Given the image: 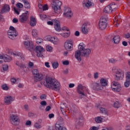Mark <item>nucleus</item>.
I'll list each match as a JSON object with an SVG mask.
<instances>
[{
	"mask_svg": "<svg viewBox=\"0 0 130 130\" xmlns=\"http://www.w3.org/2000/svg\"><path fill=\"white\" fill-rule=\"evenodd\" d=\"M74 46V42L72 39L67 40L64 44V47L66 50L68 51H72L73 50V47Z\"/></svg>",
	"mask_w": 130,
	"mask_h": 130,
	"instance_id": "0eeeda50",
	"label": "nucleus"
},
{
	"mask_svg": "<svg viewBox=\"0 0 130 130\" xmlns=\"http://www.w3.org/2000/svg\"><path fill=\"white\" fill-rule=\"evenodd\" d=\"M31 73L34 75V83L40 82L43 79V75L39 73V71L37 69H34L32 70Z\"/></svg>",
	"mask_w": 130,
	"mask_h": 130,
	"instance_id": "7ed1b4c3",
	"label": "nucleus"
},
{
	"mask_svg": "<svg viewBox=\"0 0 130 130\" xmlns=\"http://www.w3.org/2000/svg\"><path fill=\"white\" fill-rule=\"evenodd\" d=\"M8 35L10 39L14 40L18 36V32L16 30V28L13 26H10L9 27V30L8 31Z\"/></svg>",
	"mask_w": 130,
	"mask_h": 130,
	"instance_id": "20e7f679",
	"label": "nucleus"
},
{
	"mask_svg": "<svg viewBox=\"0 0 130 130\" xmlns=\"http://www.w3.org/2000/svg\"><path fill=\"white\" fill-rule=\"evenodd\" d=\"M2 88L5 91H8L9 90V86L7 84H4L2 86Z\"/></svg>",
	"mask_w": 130,
	"mask_h": 130,
	"instance_id": "4c0bfd02",
	"label": "nucleus"
},
{
	"mask_svg": "<svg viewBox=\"0 0 130 130\" xmlns=\"http://www.w3.org/2000/svg\"><path fill=\"white\" fill-rule=\"evenodd\" d=\"M113 7L108 5V6L106 7L104 9V12L105 13H107V14H109L110 13H112L113 9H112Z\"/></svg>",
	"mask_w": 130,
	"mask_h": 130,
	"instance_id": "412c9836",
	"label": "nucleus"
},
{
	"mask_svg": "<svg viewBox=\"0 0 130 130\" xmlns=\"http://www.w3.org/2000/svg\"><path fill=\"white\" fill-rule=\"evenodd\" d=\"M26 125H31V121L28 120L25 123Z\"/></svg>",
	"mask_w": 130,
	"mask_h": 130,
	"instance_id": "774afa93",
	"label": "nucleus"
},
{
	"mask_svg": "<svg viewBox=\"0 0 130 130\" xmlns=\"http://www.w3.org/2000/svg\"><path fill=\"white\" fill-rule=\"evenodd\" d=\"M11 54L12 55H14L15 56H19L20 57L21 59H22V60H24V59H25V58L24 57V55H23V53H20V52H16V53L11 52Z\"/></svg>",
	"mask_w": 130,
	"mask_h": 130,
	"instance_id": "4be33fe9",
	"label": "nucleus"
},
{
	"mask_svg": "<svg viewBox=\"0 0 130 130\" xmlns=\"http://www.w3.org/2000/svg\"><path fill=\"white\" fill-rule=\"evenodd\" d=\"M82 32L83 34H88V29L82 27Z\"/></svg>",
	"mask_w": 130,
	"mask_h": 130,
	"instance_id": "79ce46f5",
	"label": "nucleus"
},
{
	"mask_svg": "<svg viewBox=\"0 0 130 130\" xmlns=\"http://www.w3.org/2000/svg\"><path fill=\"white\" fill-rule=\"evenodd\" d=\"M40 17L41 20H44V19H46L47 18L46 15H44V14H40Z\"/></svg>",
	"mask_w": 130,
	"mask_h": 130,
	"instance_id": "de8ad7c7",
	"label": "nucleus"
},
{
	"mask_svg": "<svg viewBox=\"0 0 130 130\" xmlns=\"http://www.w3.org/2000/svg\"><path fill=\"white\" fill-rule=\"evenodd\" d=\"M66 107H68V105H67V104L66 103L61 104V106H60L61 111L62 112V109H64V108H66Z\"/></svg>",
	"mask_w": 130,
	"mask_h": 130,
	"instance_id": "c9c22d12",
	"label": "nucleus"
},
{
	"mask_svg": "<svg viewBox=\"0 0 130 130\" xmlns=\"http://www.w3.org/2000/svg\"><path fill=\"white\" fill-rule=\"evenodd\" d=\"M10 118L12 124H13V125H19L20 119H19V117L17 115H10Z\"/></svg>",
	"mask_w": 130,
	"mask_h": 130,
	"instance_id": "6e6552de",
	"label": "nucleus"
},
{
	"mask_svg": "<svg viewBox=\"0 0 130 130\" xmlns=\"http://www.w3.org/2000/svg\"><path fill=\"white\" fill-rule=\"evenodd\" d=\"M123 77H124V74L123 72L119 71L115 74L114 80L117 81H120V80H122Z\"/></svg>",
	"mask_w": 130,
	"mask_h": 130,
	"instance_id": "dca6fc26",
	"label": "nucleus"
},
{
	"mask_svg": "<svg viewBox=\"0 0 130 130\" xmlns=\"http://www.w3.org/2000/svg\"><path fill=\"white\" fill-rule=\"evenodd\" d=\"M130 80L125 79V82L124 83V86L126 88H128L129 87Z\"/></svg>",
	"mask_w": 130,
	"mask_h": 130,
	"instance_id": "e433bc0d",
	"label": "nucleus"
},
{
	"mask_svg": "<svg viewBox=\"0 0 130 130\" xmlns=\"http://www.w3.org/2000/svg\"><path fill=\"white\" fill-rule=\"evenodd\" d=\"M34 126L36 128L38 129L41 128V127H42V126H41L38 122H36Z\"/></svg>",
	"mask_w": 130,
	"mask_h": 130,
	"instance_id": "37998d69",
	"label": "nucleus"
},
{
	"mask_svg": "<svg viewBox=\"0 0 130 130\" xmlns=\"http://www.w3.org/2000/svg\"><path fill=\"white\" fill-rule=\"evenodd\" d=\"M90 26V23L85 22L84 23L82 26V28H85V29H88V26Z\"/></svg>",
	"mask_w": 130,
	"mask_h": 130,
	"instance_id": "ea45409f",
	"label": "nucleus"
},
{
	"mask_svg": "<svg viewBox=\"0 0 130 130\" xmlns=\"http://www.w3.org/2000/svg\"><path fill=\"white\" fill-rule=\"evenodd\" d=\"M40 99H41V100H44V99H46V95H45V94H42L40 96Z\"/></svg>",
	"mask_w": 130,
	"mask_h": 130,
	"instance_id": "6e6d98bb",
	"label": "nucleus"
},
{
	"mask_svg": "<svg viewBox=\"0 0 130 130\" xmlns=\"http://www.w3.org/2000/svg\"><path fill=\"white\" fill-rule=\"evenodd\" d=\"M55 128L56 130H68L67 129V128L61 126V125H60V124L57 123H56L55 125Z\"/></svg>",
	"mask_w": 130,
	"mask_h": 130,
	"instance_id": "393cba45",
	"label": "nucleus"
},
{
	"mask_svg": "<svg viewBox=\"0 0 130 130\" xmlns=\"http://www.w3.org/2000/svg\"><path fill=\"white\" fill-rule=\"evenodd\" d=\"M63 73L64 75H68V74H69V69H66L63 71Z\"/></svg>",
	"mask_w": 130,
	"mask_h": 130,
	"instance_id": "052dcab7",
	"label": "nucleus"
},
{
	"mask_svg": "<svg viewBox=\"0 0 130 130\" xmlns=\"http://www.w3.org/2000/svg\"><path fill=\"white\" fill-rule=\"evenodd\" d=\"M100 83L102 87H106V86H107V81H106V79L104 78H102L100 80Z\"/></svg>",
	"mask_w": 130,
	"mask_h": 130,
	"instance_id": "a878e982",
	"label": "nucleus"
},
{
	"mask_svg": "<svg viewBox=\"0 0 130 130\" xmlns=\"http://www.w3.org/2000/svg\"><path fill=\"white\" fill-rule=\"evenodd\" d=\"M36 42L37 44H41V43H43V40L41 38H38L37 39Z\"/></svg>",
	"mask_w": 130,
	"mask_h": 130,
	"instance_id": "a19ab883",
	"label": "nucleus"
},
{
	"mask_svg": "<svg viewBox=\"0 0 130 130\" xmlns=\"http://www.w3.org/2000/svg\"><path fill=\"white\" fill-rule=\"evenodd\" d=\"M33 67H34V63H33V62L29 61L28 63V68H29V69H31Z\"/></svg>",
	"mask_w": 130,
	"mask_h": 130,
	"instance_id": "49530a36",
	"label": "nucleus"
},
{
	"mask_svg": "<svg viewBox=\"0 0 130 130\" xmlns=\"http://www.w3.org/2000/svg\"><path fill=\"white\" fill-rule=\"evenodd\" d=\"M91 53V50L90 49H85L84 43H81L78 46V50L75 52V57L77 59L79 62L82 61V57H86L88 58L89 55Z\"/></svg>",
	"mask_w": 130,
	"mask_h": 130,
	"instance_id": "f257e3e1",
	"label": "nucleus"
},
{
	"mask_svg": "<svg viewBox=\"0 0 130 130\" xmlns=\"http://www.w3.org/2000/svg\"><path fill=\"white\" fill-rule=\"evenodd\" d=\"M112 73H115V74H116L117 72H119L118 70L116 69V67H113L112 69Z\"/></svg>",
	"mask_w": 130,
	"mask_h": 130,
	"instance_id": "c03bdc74",
	"label": "nucleus"
},
{
	"mask_svg": "<svg viewBox=\"0 0 130 130\" xmlns=\"http://www.w3.org/2000/svg\"><path fill=\"white\" fill-rule=\"evenodd\" d=\"M109 61L110 63H115V62H116V61H117L115 60L113 58H111V59H109Z\"/></svg>",
	"mask_w": 130,
	"mask_h": 130,
	"instance_id": "3c124183",
	"label": "nucleus"
},
{
	"mask_svg": "<svg viewBox=\"0 0 130 130\" xmlns=\"http://www.w3.org/2000/svg\"><path fill=\"white\" fill-rule=\"evenodd\" d=\"M63 66H69L70 64V61L69 60H65L62 62Z\"/></svg>",
	"mask_w": 130,
	"mask_h": 130,
	"instance_id": "603ef678",
	"label": "nucleus"
},
{
	"mask_svg": "<svg viewBox=\"0 0 130 130\" xmlns=\"http://www.w3.org/2000/svg\"><path fill=\"white\" fill-rule=\"evenodd\" d=\"M11 83H13V84H15V83H16V82H17V80L15 78H12V79H11Z\"/></svg>",
	"mask_w": 130,
	"mask_h": 130,
	"instance_id": "4d7b16f0",
	"label": "nucleus"
},
{
	"mask_svg": "<svg viewBox=\"0 0 130 130\" xmlns=\"http://www.w3.org/2000/svg\"><path fill=\"white\" fill-rule=\"evenodd\" d=\"M4 60L5 62H9V61H11V60H12V57L8 55H4Z\"/></svg>",
	"mask_w": 130,
	"mask_h": 130,
	"instance_id": "bb28decb",
	"label": "nucleus"
},
{
	"mask_svg": "<svg viewBox=\"0 0 130 130\" xmlns=\"http://www.w3.org/2000/svg\"><path fill=\"white\" fill-rule=\"evenodd\" d=\"M90 130H99V128L96 127V126H92L90 127Z\"/></svg>",
	"mask_w": 130,
	"mask_h": 130,
	"instance_id": "680f3d73",
	"label": "nucleus"
},
{
	"mask_svg": "<svg viewBox=\"0 0 130 130\" xmlns=\"http://www.w3.org/2000/svg\"><path fill=\"white\" fill-rule=\"evenodd\" d=\"M58 62L55 61V62H52V67L53 69H57L58 68Z\"/></svg>",
	"mask_w": 130,
	"mask_h": 130,
	"instance_id": "2f4dec72",
	"label": "nucleus"
},
{
	"mask_svg": "<svg viewBox=\"0 0 130 130\" xmlns=\"http://www.w3.org/2000/svg\"><path fill=\"white\" fill-rule=\"evenodd\" d=\"M28 19H29V14L24 13L19 16V21L20 23H26L28 21Z\"/></svg>",
	"mask_w": 130,
	"mask_h": 130,
	"instance_id": "ddd939ff",
	"label": "nucleus"
},
{
	"mask_svg": "<svg viewBox=\"0 0 130 130\" xmlns=\"http://www.w3.org/2000/svg\"><path fill=\"white\" fill-rule=\"evenodd\" d=\"M62 30L63 31H66H66H70V29H69L68 28V27H67L66 26H63V27H62Z\"/></svg>",
	"mask_w": 130,
	"mask_h": 130,
	"instance_id": "13d9d810",
	"label": "nucleus"
},
{
	"mask_svg": "<svg viewBox=\"0 0 130 130\" xmlns=\"http://www.w3.org/2000/svg\"><path fill=\"white\" fill-rule=\"evenodd\" d=\"M30 25L31 27H34L36 26V24L37 21H36V19L35 18L33 17V16L30 17Z\"/></svg>",
	"mask_w": 130,
	"mask_h": 130,
	"instance_id": "5701e85b",
	"label": "nucleus"
},
{
	"mask_svg": "<svg viewBox=\"0 0 130 130\" xmlns=\"http://www.w3.org/2000/svg\"><path fill=\"white\" fill-rule=\"evenodd\" d=\"M73 12L71 10V8L69 7H64V13L63 14V16L66 18H68V19H71L72 17H73Z\"/></svg>",
	"mask_w": 130,
	"mask_h": 130,
	"instance_id": "9d476101",
	"label": "nucleus"
},
{
	"mask_svg": "<svg viewBox=\"0 0 130 130\" xmlns=\"http://www.w3.org/2000/svg\"><path fill=\"white\" fill-rule=\"evenodd\" d=\"M40 104L42 106L44 107V106H46V105H47V103H46V101H43L41 102Z\"/></svg>",
	"mask_w": 130,
	"mask_h": 130,
	"instance_id": "a18cd8bd",
	"label": "nucleus"
},
{
	"mask_svg": "<svg viewBox=\"0 0 130 130\" xmlns=\"http://www.w3.org/2000/svg\"><path fill=\"white\" fill-rule=\"evenodd\" d=\"M28 115L29 117L32 118L34 116V113H33L32 112H29Z\"/></svg>",
	"mask_w": 130,
	"mask_h": 130,
	"instance_id": "e2e57ef3",
	"label": "nucleus"
},
{
	"mask_svg": "<svg viewBox=\"0 0 130 130\" xmlns=\"http://www.w3.org/2000/svg\"><path fill=\"white\" fill-rule=\"evenodd\" d=\"M44 85L47 88L52 90V91L59 92V90H60V83L59 82L50 77L46 78V82H44Z\"/></svg>",
	"mask_w": 130,
	"mask_h": 130,
	"instance_id": "f03ea898",
	"label": "nucleus"
},
{
	"mask_svg": "<svg viewBox=\"0 0 130 130\" xmlns=\"http://www.w3.org/2000/svg\"><path fill=\"white\" fill-rule=\"evenodd\" d=\"M94 79H98V72L94 73L93 75Z\"/></svg>",
	"mask_w": 130,
	"mask_h": 130,
	"instance_id": "69168bd1",
	"label": "nucleus"
},
{
	"mask_svg": "<svg viewBox=\"0 0 130 130\" xmlns=\"http://www.w3.org/2000/svg\"><path fill=\"white\" fill-rule=\"evenodd\" d=\"M46 50L47 51H51V50H52V47L51 46H47L46 47Z\"/></svg>",
	"mask_w": 130,
	"mask_h": 130,
	"instance_id": "5fc2aeb1",
	"label": "nucleus"
},
{
	"mask_svg": "<svg viewBox=\"0 0 130 130\" xmlns=\"http://www.w3.org/2000/svg\"><path fill=\"white\" fill-rule=\"evenodd\" d=\"M3 71H8L9 70V66L8 65H4L3 67Z\"/></svg>",
	"mask_w": 130,
	"mask_h": 130,
	"instance_id": "8fccbe9b",
	"label": "nucleus"
},
{
	"mask_svg": "<svg viewBox=\"0 0 130 130\" xmlns=\"http://www.w3.org/2000/svg\"><path fill=\"white\" fill-rule=\"evenodd\" d=\"M99 26L101 30H105L107 27V17L102 16L99 23Z\"/></svg>",
	"mask_w": 130,
	"mask_h": 130,
	"instance_id": "423d86ee",
	"label": "nucleus"
},
{
	"mask_svg": "<svg viewBox=\"0 0 130 130\" xmlns=\"http://www.w3.org/2000/svg\"><path fill=\"white\" fill-rule=\"evenodd\" d=\"M17 8H18L19 9H22L23 8V4L21 3H18L16 4Z\"/></svg>",
	"mask_w": 130,
	"mask_h": 130,
	"instance_id": "09e8293b",
	"label": "nucleus"
},
{
	"mask_svg": "<svg viewBox=\"0 0 130 130\" xmlns=\"http://www.w3.org/2000/svg\"><path fill=\"white\" fill-rule=\"evenodd\" d=\"M125 80L130 81V72H127L125 73Z\"/></svg>",
	"mask_w": 130,
	"mask_h": 130,
	"instance_id": "58836bf2",
	"label": "nucleus"
},
{
	"mask_svg": "<svg viewBox=\"0 0 130 130\" xmlns=\"http://www.w3.org/2000/svg\"><path fill=\"white\" fill-rule=\"evenodd\" d=\"M62 114L63 115V117L65 119H69V116L66 113V112H62Z\"/></svg>",
	"mask_w": 130,
	"mask_h": 130,
	"instance_id": "864d4df0",
	"label": "nucleus"
},
{
	"mask_svg": "<svg viewBox=\"0 0 130 130\" xmlns=\"http://www.w3.org/2000/svg\"><path fill=\"white\" fill-rule=\"evenodd\" d=\"M112 89L114 92H120L121 85L117 81H113L112 83Z\"/></svg>",
	"mask_w": 130,
	"mask_h": 130,
	"instance_id": "1a4fd4ad",
	"label": "nucleus"
},
{
	"mask_svg": "<svg viewBox=\"0 0 130 130\" xmlns=\"http://www.w3.org/2000/svg\"><path fill=\"white\" fill-rule=\"evenodd\" d=\"M94 120L96 122V123H101V122H102V121L103 120V119H102L101 117L98 116L95 118Z\"/></svg>",
	"mask_w": 130,
	"mask_h": 130,
	"instance_id": "7c9ffc66",
	"label": "nucleus"
},
{
	"mask_svg": "<svg viewBox=\"0 0 130 130\" xmlns=\"http://www.w3.org/2000/svg\"><path fill=\"white\" fill-rule=\"evenodd\" d=\"M83 5L86 7V8H90V7H92V2H89V0H88L86 3H85V1H83Z\"/></svg>",
	"mask_w": 130,
	"mask_h": 130,
	"instance_id": "c85d7f7f",
	"label": "nucleus"
},
{
	"mask_svg": "<svg viewBox=\"0 0 130 130\" xmlns=\"http://www.w3.org/2000/svg\"><path fill=\"white\" fill-rule=\"evenodd\" d=\"M51 7L57 14L60 11V7H61V2L59 1L54 0L51 4Z\"/></svg>",
	"mask_w": 130,
	"mask_h": 130,
	"instance_id": "39448f33",
	"label": "nucleus"
},
{
	"mask_svg": "<svg viewBox=\"0 0 130 130\" xmlns=\"http://www.w3.org/2000/svg\"><path fill=\"white\" fill-rule=\"evenodd\" d=\"M91 88L95 91H100V90H103V87L101 85V84L94 82L91 84Z\"/></svg>",
	"mask_w": 130,
	"mask_h": 130,
	"instance_id": "f8f14e48",
	"label": "nucleus"
},
{
	"mask_svg": "<svg viewBox=\"0 0 130 130\" xmlns=\"http://www.w3.org/2000/svg\"><path fill=\"white\" fill-rule=\"evenodd\" d=\"M24 46L27 49H28L29 51H32L34 49V45L33 43L30 41H27L24 42Z\"/></svg>",
	"mask_w": 130,
	"mask_h": 130,
	"instance_id": "4468645a",
	"label": "nucleus"
},
{
	"mask_svg": "<svg viewBox=\"0 0 130 130\" xmlns=\"http://www.w3.org/2000/svg\"><path fill=\"white\" fill-rule=\"evenodd\" d=\"M22 2H23L24 3V7L25 8V9H30L31 7L30 6V3H29L28 1L26 0H23Z\"/></svg>",
	"mask_w": 130,
	"mask_h": 130,
	"instance_id": "c756f323",
	"label": "nucleus"
},
{
	"mask_svg": "<svg viewBox=\"0 0 130 130\" xmlns=\"http://www.w3.org/2000/svg\"><path fill=\"white\" fill-rule=\"evenodd\" d=\"M113 107L115 108H119V107H121V104L118 102H116L114 103Z\"/></svg>",
	"mask_w": 130,
	"mask_h": 130,
	"instance_id": "473e14b6",
	"label": "nucleus"
},
{
	"mask_svg": "<svg viewBox=\"0 0 130 130\" xmlns=\"http://www.w3.org/2000/svg\"><path fill=\"white\" fill-rule=\"evenodd\" d=\"M13 9L14 10L15 14H16L17 15H20V12H19L16 9L15 7H14Z\"/></svg>",
	"mask_w": 130,
	"mask_h": 130,
	"instance_id": "338daca9",
	"label": "nucleus"
},
{
	"mask_svg": "<svg viewBox=\"0 0 130 130\" xmlns=\"http://www.w3.org/2000/svg\"><path fill=\"white\" fill-rule=\"evenodd\" d=\"M112 40V42L115 43V44H118L119 41H120V37L119 36H116L113 38Z\"/></svg>",
	"mask_w": 130,
	"mask_h": 130,
	"instance_id": "b1692460",
	"label": "nucleus"
},
{
	"mask_svg": "<svg viewBox=\"0 0 130 130\" xmlns=\"http://www.w3.org/2000/svg\"><path fill=\"white\" fill-rule=\"evenodd\" d=\"M84 88H85V86H83L82 84H80L78 85L77 88V92L81 95L80 96L81 99L83 98L82 96H85V93H84Z\"/></svg>",
	"mask_w": 130,
	"mask_h": 130,
	"instance_id": "2eb2a0df",
	"label": "nucleus"
},
{
	"mask_svg": "<svg viewBox=\"0 0 130 130\" xmlns=\"http://www.w3.org/2000/svg\"><path fill=\"white\" fill-rule=\"evenodd\" d=\"M53 21H55V24H54L55 29L57 32H60V31H61V27H60V24H59V21L56 20V19H54Z\"/></svg>",
	"mask_w": 130,
	"mask_h": 130,
	"instance_id": "6ab92c4d",
	"label": "nucleus"
},
{
	"mask_svg": "<svg viewBox=\"0 0 130 130\" xmlns=\"http://www.w3.org/2000/svg\"><path fill=\"white\" fill-rule=\"evenodd\" d=\"M38 57H43V52L45 50L41 46H37L35 49Z\"/></svg>",
	"mask_w": 130,
	"mask_h": 130,
	"instance_id": "9b49d317",
	"label": "nucleus"
},
{
	"mask_svg": "<svg viewBox=\"0 0 130 130\" xmlns=\"http://www.w3.org/2000/svg\"><path fill=\"white\" fill-rule=\"evenodd\" d=\"M100 110L102 113L105 114V115H107V113H108L107 110H106L105 108H101L100 109Z\"/></svg>",
	"mask_w": 130,
	"mask_h": 130,
	"instance_id": "72a5a7b5",
	"label": "nucleus"
},
{
	"mask_svg": "<svg viewBox=\"0 0 130 130\" xmlns=\"http://www.w3.org/2000/svg\"><path fill=\"white\" fill-rule=\"evenodd\" d=\"M48 10V7H47V5H45L43 6V11H46Z\"/></svg>",
	"mask_w": 130,
	"mask_h": 130,
	"instance_id": "bf43d9fd",
	"label": "nucleus"
},
{
	"mask_svg": "<svg viewBox=\"0 0 130 130\" xmlns=\"http://www.w3.org/2000/svg\"><path fill=\"white\" fill-rule=\"evenodd\" d=\"M10 10L11 8H10V6L9 5H5L1 11V14H5V13H8L10 12Z\"/></svg>",
	"mask_w": 130,
	"mask_h": 130,
	"instance_id": "a211bd4d",
	"label": "nucleus"
},
{
	"mask_svg": "<svg viewBox=\"0 0 130 130\" xmlns=\"http://www.w3.org/2000/svg\"><path fill=\"white\" fill-rule=\"evenodd\" d=\"M47 40L48 41H50V42H52V43H54L55 42H56V39L55 37H51L50 36H48L47 38Z\"/></svg>",
	"mask_w": 130,
	"mask_h": 130,
	"instance_id": "cd10ccee",
	"label": "nucleus"
},
{
	"mask_svg": "<svg viewBox=\"0 0 130 130\" xmlns=\"http://www.w3.org/2000/svg\"><path fill=\"white\" fill-rule=\"evenodd\" d=\"M28 66L25 63H21L19 64V67L21 69H22L23 72L24 73H27L29 70V68H28Z\"/></svg>",
	"mask_w": 130,
	"mask_h": 130,
	"instance_id": "aec40b11",
	"label": "nucleus"
},
{
	"mask_svg": "<svg viewBox=\"0 0 130 130\" xmlns=\"http://www.w3.org/2000/svg\"><path fill=\"white\" fill-rule=\"evenodd\" d=\"M13 100L14 99L11 95H6L4 98V102L7 105H10V104H12Z\"/></svg>",
	"mask_w": 130,
	"mask_h": 130,
	"instance_id": "f3484780",
	"label": "nucleus"
},
{
	"mask_svg": "<svg viewBox=\"0 0 130 130\" xmlns=\"http://www.w3.org/2000/svg\"><path fill=\"white\" fill-rule=\"evenodd\" d=\"M51 109V107L50 106H48L45 109L46 111H49Z\"/></svg>",
	"mask_w": 130,
	"mask_h": 130,
	"instance_id": "0e129e2a",
	"label": "nucleus"
},
{
	"mask_svg": "<svg viewBox=\"0 0 130 130\" xmlns=\"http://www.w3.org/2000/svg\"><path fill=\"white\" fill-rule=\"evenodd\" d=\"M32 35L34 37H37L38 31L36 29H32L31 31Z\"/></svg>",
	"mask_w": 130,
	"mask_h": 130,
	"instance_id": "f704fd0d",
	"label": "nucleus"
}]
</instances>
